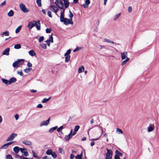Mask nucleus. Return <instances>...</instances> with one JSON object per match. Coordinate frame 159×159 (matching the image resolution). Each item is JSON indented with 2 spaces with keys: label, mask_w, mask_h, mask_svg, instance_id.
<instances>
[{
  "label": "nucleus",
  "mask_w": 159,
  "mask_h": 159,
  "mask_svg": "<svg viewBox=\"0 0 159 159\" xmlns=\"http://www.w3.org/2000/svg\"><path fill=\"white\" fill-rule=\"evenodd\" d=\"M71 51V50L70 49H69L66 52L64 56H66V55H67V56L70 55V53Z\"/></svg>",
  "instance_id": "ea45409f"
},
{
  "label": "nucleus",
  "mask_w": 159,
  "mask_h": 159,
  "mask_svg": "<svg viewBox=\"0 0 159 159\" xmlns=\"http://www.w3.org/2000/svg\"><path fill=\"white\" fill-rule=\"evenodd\" d=\"M38 30H39L41 29V26L40 21L38 20L37 21H36V25H35Z\"/></svg>",
  "instance_id": "9d476101"
},
{
  "label": "nucleus",
  "mask_w": 159,
  "mask_h": 159,
  "mask_svg": "<svg viewBox=\"0 0 159 159\" xmlns=\"http://www.w3.org/2000/svg\"><path fill=\"white\" fill-rule=\"evenodd\" d=\"M59 0H56L55 2V4L57 7H59Z\"/></svg>",
  "instance_id": "4d7b16f0"
},
{
  "label": "nucleus",
  "mask_w": 159,
  "mask_h": 159,
  "mask_svg": "<svg viewBox=\"0 0 159 159\" xmlns=\"http://www.w3.org/2000/svg\"><path fill=\"white\" fill-rule=\"evenodd\" d=\"M21 45L20 44H17L14 46V48L16 49H19L21 48Z\"/></svg>",
  "instance_id": "7c9ffc66"
},
{
  "label": "nucleus",
  "mask_w": 159,
  "mask_h": 159,
  "mask_svg": "<svg viewBox=\"0 0 159 159\" xmlns=\"http://www.w3.org/2000/svg\"><path fill=\"white\" fill-rule=\"evenodd\" d=\"M64 127L63 126H61L58 128L57 129V131L58 132H61V133H62L61 130L64 128Z\"/></svg>",
  "instance_id": "c9c22d12"
},
{
  "label": "nucleus",
  "mask_w": 159,
  "mask_h": 159,
  "mask_svg": "<svg viewBox=\"0 0 159 159\" xmlns=\"http://www.w3.org/2000/svg\"><path fill=\"white\" fill-rule=\"evenodd\" d=\"M21 27L22 26L21 25H20L18 27L16 30L15 33H17L19 32L20 31L21 29Z\"/></svg>",
  "instance_id": "72a5a7b5"
},
{
  "label": "nucleus",
  "mask_w": 159,
  "mask_h": 159,
  "mask_svg": "<svg viewBox=\"0 0 159 159\" xmlns=\"http://www.w3.org/2000/svg\"><path fill=\"white\" fill-rule=\"evenodd\" d=\"M127 53L126 52L122 53L121 54V57L122 60H123L125 59L127 57Z\"/></svg>",
  "instance_id": "9b49d317"
},
{
  "label": "nucleus",
  "mask_w": 159,
  "mask_h": 159,
  "mask_svg": "<svg viewBox=\"0 0 159 159\" xmlns=\"http://www.w3.org/2000/svg\"><path fill=\"white\" fill-rule=\"evenodd\" d=\"M116 131L118 132H119V133L120 134H122L123 133V131L121 129H120L117 128L116 129Z\"/></svg>",
  "instance_id": "3c124183"
},
{
  "label": "nucleus",
  "mask_w": 159,
  "mask_h": 159,
  "mask_svg": "<svg viewBox=\"0 0 159 159\" xmlns=\"http://www.w3.org/2000/svg\"><path fill=\"white\" fill-rule=\"evenodd\" d=\"M72 137V136H70V135L68 134L66 135L65 137V139L66 141H69L70 139Z\"/></svg>",
  "instance_id": "4be33fe9"
},
{
  "label": "nucleus",
  "mask_w": 159,
  "mask_h": 159,
  "mask_svg": "<svg viewBox=\"0 0 159 159\" xmlns=\"http://www.w3.org/2000/svg\"><path fill=\"white\" fill-rule=\"evenodd\" d=\"M17 80L16 78L14 77H11L9 80V84H11V83H14Z\"/></svg>",
  "instance_id": "f8f14e48"
},
{
  "label": "nucleus",
  "mask_w": 159,
  "mask_h": 159,
  "mask_svg": "<svg viewBox=\"0 0 159 159\" xmlns=\"http://www.w3.org/2000/svg\"><path fill=\"white\" fill-rule=\"evenodd\" d=\"M9 51L10 48H7L3 51L2 53L3 55H8L9 54Z\"/></svg>",
  "instance_id": "4468645a"
},
{
  "label": "nucleus",
  "mask_w": 159,
  "mask_h": 159,
  "mask_svg": "<svg viewBox=\"0 0 159 159\" xmlns=\"http://www.w3.org/2000/svg\"><path fill=\"white\" fill-rule=\"evenodd\" d=\"M50 7H51L50 9L51 11H55L56 8H57V7L55 6H53L52 5H51L50 6Z\"/></svg>",
  "instance_id": "473e14b6"
},
{
  "label": "nucleus",
  "mask_w": 159,
  "mask_h": 159,
  "mask_svg": "<svg viewBox=\"0 0 159 159\" xmlns=\"http://www.w3.org/2000/svg\"><path fill=\"white\" fill-rule=\"evenodd\" d=\"M107 151L106 156V159H111L112 157V151L111 149H109L108 148H106Z\"/></svg>",
  "instance_id": "f03ea898"
},
{
  "label": "nucleus",
  "mask_w": 159,
  "mask_h": 159,
  "mask_svg": "<svg viewBox=\"0 0 159 159\" xmlns=\"http://www.w3.org/2000/svg\"><path fill=\"white\" fill-rule=\"evenodd\" d=\"M155 128L154 124H150L148 127V132H150L153 131Z\"/></svg>",
  "instance_id": "6e6552de"
},
{
  "label": "nucleus",
  "mask_w": 159,
  "mask_h": 159,
  "mask_svg": "<svg viewBox=\"0 0 159 159\" xmlns=\"http://www.w3.org/2000/svg\"><path fill=\"white\" fill-rule=\"evenodd\" d=\"M80 49H81V48L79 47H77L76 48L74 49L73 51V52H76L79 50H80Z\"/></svg>",
  "instance_id": "09e8293b"
},
{
  "label": "nucleus",
  "mask_w": 159,
  "mask_h": 159,
  "mask_svg": "<svg viewBox=\"0 0 159 159\" xmlns=\"http://www.w3.org/2000/svg\"><path fill=\"white\" fill-rule=\"evenodd\" d=\"M64 2V4L65 5V7L66 8H67L69 6V2L68 1L66 0H63Z\"/></svg>",
  "instance_id": "f3484780"
},
{
  "label": "nucleus",
  "mask_w": 159,
  "mask_h": 159,
  "mask_svg": "<svg viewBox=\"0 0 159 159\" xmlns=\"http://www.w3.org/2000/svg\"><path fill=\"white\" fill-rule=\"evenodd\" d=\"M21 61H24V60L22 59H19L18 60H17L16 61L14 62L12 64L13 67H16V68L20 66V65L19 64V62Z\"/></svg>",
  "instance_id": "423d86ee"
},
{
  "label": "nucleus",
  "mask_w": 159,
  "mask_h": 159,
  "mask_svg": "<svg viewBox=\"0 0 159 159\" xmlns=\"http://www.w3.org/2000/svg\"><path fill=\"white\" fill-rule=\"evenodd\" d=\"M14 14V12L12 10H11L8 13V15L10 17L12 16Z\"/></svg>",
  "instance_id": "a878e982"
},
{
  "label": "nucleus",
  "mask_w": 159,
  "mask_h": 159,
  "mask_svg": "<svg viewBox=\"0 0 159 159\" xmlns=\"http://www.w3.org/2000/svg\"><path fill=\"white\" fill-rule=\"evenodd\" d=\"M2 80L3 82L5 84H9V80L5 79L4 78H2Z\"/></svg>",
  "instance_id": "cd10ccee"
},
{
  "label": "nucleus",
  "mask_w": 159,
  "mask_h": 159,
  "mask_svg": "<svg viewBox=\"0 0 159 159\" xmlns=\"http://www.w3.org/2000/svg\"><path fill=\"white\" fill-rule=\"evenodd\" d=\"M50 118H49L46 121H43L41 122L40 124V126H42L43 125H47L50 120Z\"/></svg>",
  "instance_id": "1a4fd4ad"
},
{
  "label": "nucleus",
  "mask_w": 159,
  "mask_h": 159,
  "mask_svg": "<svg viewBox=\"0 0 159 159\" xmlns=\"http://www.w3.org/2000/svg\"><path fill=\"white\" fill-rule=\"evenodd\" d=\"M40 46L43 49H46L47 46L45 43H42L40 44Z\"/></svg>",
  "instance_id": "bb28decb"
},
{
  "label": "nucleus",
  "mask_w": 159,
  "mask_h": 159,
  "mask_svg": "<svg viewBox=\"0 0 159 159\" xmlns=\"http://www.w3.org/2000/svg\"><path fill=\"white\" fill-rule=\"evenodd\" d=\"M8 36L9 35V32L8 31H6L2 32L1 34V35L2 37H3L4 35Z\"/></svg>",
  "instance_id": "dca6fc26"
},
{
  "label": "nucleus",
  "mask_w": 159,
  "mask_h": 159,
  "mask_svg": "<svg viewBox=\"0 0 159 159\" xmlns=\"http://www.w3.org/2000/svg\"><path fill=\"white\" fill-rule=\"evenodd\" d=\"M37 108H41L43 107V106L41 104H39L37 105Z\"/></svg>",
  "instance_id": "0e129e2a"
},
{
  "label": "nucleus",
  "mask_w": 159,
  "mask_h": 159,
  "mask_svg": "<svg viewBox=\"0 0 159 159\" xmlns=\"http://www.w3.org/2000/svg\"><path fill=\"white\" fill-rule=\"evenodd\" d=\"M20 9L25 13L29 11V9L25 7L23 3H21L19 5Z\"/></svg>",
  "instance_id": "7ed1b4c3"
},
{
  "label": "nucleus",
  "mask_w": 159,
  "mask_h": 159,
  "mask_svg": "<svg viewBox=\"0 0 159 159\" xmlns=\"http://www.w3.org/2000/svg\"><path fill=\"white\" fill-rule=\"evenodd\" d=\"M22 143L24 144L28 145H32V143L31 141L27 140H25L22 141Z\"/></svg>",
  "instance_id": "ddd939ff"
},
{
  "label": "nucleus",
  "mask_w": 159,
  "mask_h": 159,
  "mask_svg": "<svg viewBox=\"0 0 159 159\" xmlns=\"http://www.w3.org/2000/svg\"><path fill=\"white\" fill-rule=\"evenodd\" d=\"M58 128L57 126H56L54 127L51 128L49 129V132L50 133H52L53 132V131L56 129Z\"/></svg>",
  "instance_id": "a211bd4d"
},
{
  "label": "nucleus",
  "mask_w": 159,
  "mask_h": 159,
  "mask_svg": "<svg viewBox=\"0 0 159 159\" xmlns=\"http://www.w3.org/2000/svg\"><path fill=\"white\" fill-rule=\"evenodd\" d=\"M51 97H49L48 98H44L42 101V102L43 103H44L48 102L49 99L51 98Z\"/></svg>",
  "instance_id": "c85d7f7f"
},
{
  "label": "nucleus",
  "mask_w": 159,
  "mask_h": 159,
  "mask_svg": "<svg viewBox=\"0 0 159 159\" xmlns=\"http://www.w3.org/2000/svg\"><path fill=\"white\" fill-rule=\"evenodd\" d=\"M17 135V134L14 133H12L11 134L7 139L6 141H9L13 140L14 138Z\"/></svg>",
  "instance_id": "20e7f679"
},
{
  "label": "nucleus",
  "mask_w": 159,
  "mask_h": 159,
  "mask_svg": "<svg viewBox=\"0 0 159 159\" xmlns=\"http://www.w3.org/2000/svg\"><path fill=\"white\" fill-rule=\"evenodd\" d=\"M20 148H19L18 146H15L13 148V151L16 153L19 152V150H20Z\"/></svg>",
  "instance_id": "2eb2a0df"
},
{
  "label": "nucleus",
  "mask_w": 159,
  "mask_h": 159,
  "mask_svg": "<svg viewBox=\"0 0 159 159\" xmlns=\"http://www.w3.org/2000/svg\"><path fill=\"white\" fill-rule=\"evenodd\" d=\"M48 16L50 17H52V15L51 14V12L50 11H48L47 12Z\"/></svg>",
  "instance_id": "13d9d810"
},
{
  "label": "nucleus",
  "mask_w": 159,
  "mask_h": 159,
  "mask_svg": "<svg viewBox=\"0 0 159 159\" xmlns=\"http://www.w3.org/2000/svg\"><path fill=\"white\" fill-rule=\"evenodd\" d=\"M132 10V7L131 6H129L128 8V11L129 13H130L131 12Z\"/></svg>",
  "instance_id": "5fc2aeb1"
},
{
  "label": "nucleus",
  "mask_w": 159,
  "mask_h": 159,
  "mask_svg": "<svg viewBox=\"0 0 159 159\" xmlns=\"http://www.w3.org/2000/svg\"><path fill=\"white\" fill-rule=\"evenodd\" d=\"M20 150L22 153H24L25 151H27V149L25 148H20Z\"/></svg>",
  "instance_id": "79ce46f5"
},
{
  "label": "nucleus",
  "mask_w": 159,
  "mask_h": 159,
  "mask_svg": "<svg viewBox=\"0 0 159 159\" xmlns=\"http://www.w3.org/2000/svg\"><path fill=\"white\" fill-rule=\"evenodd\" d=\"M60 9H62V10H65V8L64 7V5H61V6L58 7Z\"/></svg>",
  "instance_id": "680f3d73"
},
{
  "label": "nucleus",
  "mask_w": 159,
  "mask_h": 159,
  "mask_svg": "<svg viewBox=\"0 0 159 159\" xmlns=\"http://www.w3.org/2000/svg\"><path fill=\"white\" fill-rule=\"evenodd\" d=\"M129 60V58L128 57L126 58V60H125V61H123L122 62V63H121V65H122V66H123V65H125V64H126L127 62V61H128Z\"/></svg>",
  "instance_id": "393cba45"
},
{
  "label": "nucleus",
  "mask_w": 159,
  "mask_h": 159,
  "mask_svg": "<svg viewBox=\"0 0 159 159\" xmlns=\"http://www.w3.org/2000/svg\"><path fill=\"white\" fill-rule=\"evenodd\" d=\"M104 42H106L109 43H112V44H114L115 43L113 41H111L109 39H107L106 38H105L104 39Z\"/></svg>",
  "instance_id": "aec40b11"
},
{
  "label": "nucleus",
  "mask_w": 159,
  "mask_h": 159,
  "mask_svg": "<svg viewBox=\"0 0 159 159\" xmlns=\"http://www.w3.org/2000/svg\"><path fill=\"white\" fill-rule=\"evenodd\" d=\"M65 10H62V11H61V15L60 16V18H63L64 17V15L65 13Z\"/></svg>",
  "instance_id": "f704fd0d"
},
{
  "label": "nucleus",
  "mask_w": 159,
  "mask_h": 159,
  "mask_svg": "<svg viewBox=\"0 0 159 159\" xmlns=\"http://www.w3.org/2000/svg\"><path fill=\"white\" fill-rule=\"evenodd\" d=\"M7 159H13L12 156L11 155H7L6 156Z\"/></svg>",
  "instance_id": "de8ad7c7"
},
{
  "label": "nucleus",
  "mask_w": 159,
  "mask_h": 159,
  "mask_svg": "<svg viewBox=\"0 0 159 159\" xmlns=\"http://www.w3.org/2000/svg\"><path fill=\"white\" fill-rule=\"evenodd\" d=\"M15 117L16 120H17L19 117V116L18 115L16 114L15 116Z\"/></svg>",
  "instance_id": "774afa93"
},
{
  "label": "nucleus",
  "mask_w": 159,
  "mask_h": 159,
  "mask_svg": "<svg viewBox=\"0 0 159 159\" xmlns=\"http://www.w3.org/2000/svg\"><path fill=\"white\" fill-rule=\"evenodd\" d=\"M52 149H48L46 152V154L48 155H50L52 154Z\"/></svg>",
  "instance_id": "5701e85b"
},
{
  "label": "nucleus",
  "mask_w": 159,
  "mask_h": 159,
  "mask_svg": "<svg viewBox=\"0 0 159 159\" xmlns=\"http://www.w3.org/2000/svg\"><path fill=\"white\" fill-rule=\"evenodd\" d=\"M36 2L39 7H41L42 6L41 0H36Z\"/></svg>",
  "instance_id": "58836bf2"
},
{
  "label": "nucleus",
  "mask_w": 159,
  "mask_h": 159,
  "mask_svg": "<svg viewBox=\"0 0 159 159\" xmlns=\"http://www.w3.org/2000/svg\"><path fill=\"white\" fill-rule=\"evenodd\" d=\"M8 147V146H7V144L6 143L2 146L0 148L3 149H6Z\"/></svg>",
  "instance_id": "a19ab883"
},
{
  "label": "nucleus",
  "mask_w": 159,
  "mask_h": 159,
  "mask_svg": "<svg viewBox=\"0 0 159 159\" xmlns=\"http://www.w3.org/2000/svg\"><path fill=\"white\" fill-rule=\"evenodd\" d=\"M52 31V29L50 28H47L46 30V32L47 33H51V31Z\"/></svg>",
  "instance_id": "a18cd8bd"
},
{
  "label": "nucleus",
  "mask_w": 159,
  "mask_h": 159,
  "mask_svg": "<svg viewBox=\"0 0 159 159\" xmlns=\"http://www.w3.org/2000/svg\"><path fill=\"white\" fill-rule=\"evenodd\" d=\"M27 66L29 67H31L32 66V64L30 62H28Z\"/></svg>",
  "instance_id": "69168bd1"
},
{
  "label": "nucleus",
  "mask_w": 159,
  "mask_h": 159,
  "mask_svg": "<svg viewBox=\"0 0 159 159\" xmlns=\"http://www.w3.org/2000/svg\"><path fill=\"white\" fill-rule=\"evenodd\" d=\"M29 53L31 56H33L35 55L36 54L33 50H31L29 52Z\"/></svg>",
  "instance_id": "412c9836"
},
{
  "label": "nucleus",
  "mask_w": 159,
  "mask_h": 159,
  "mask_svg": "<svg viewBox=\"0 0 159 159\" xmlns=\"http://www.w3.org/2000/svg\"><path fill=\"white\" fill-rule=\"evenodd\" d=\"M115 159H120V157L117 154H116L115 156Z\"/></svg>",
  "instance_id": "052dcab7"
},
{
  "label": "nucleus",
  "mask_w": 159,
  "mask_h": 159,
  "mask_svg": "<svg viewBox=\"0 0 159 159\" xmlns=\"http://www.w3.org/2000/svg\"><path fill=\"white\" fill-rule=\"evenodd\" d=\"M60 4L61 5H64V3L61 0H59V4Z\"/></svg>",
  "instance_id": "338daca9"
},
{
  "label": "nucleus",
  "mask_w": 159,
  "mask_h": 159,
  "mask_svg": "<svg viewBox=\"0 0 159 159\" xmlns=\"http://www.w3.org/2000/svg\"><path fill=\"white\" fill-rule=\"evenodd\" d=\"M69 12L70 13V14L69 15V16L71 19H72L71 18L73 17L74 15L70 11V10Z\"/></svg>",
  "instance_id": "c03bdc74"
},
{
  "label": "nucleus",
  "mask_w": 159,
  "mask_h": 159,
  "mask_svg": "<svg viewBox=\"0 0 159 159\" xmlns=\"http://www.w3.org/2000/svg\"><path fill=\"white\" fill-rule=\"evenodd\" d=\"M84 71V66H82L79 68L78 72L81 73Z\"/></svg>",
  "instance_id": "6ab92c4d"
},
{
  "label": "nucleus",
  "mask_w": 159,
  "mask_h": 159,
  "mask_svg": "<svg viewBox=\"0 0 159 159\" xmlns=\"http://www.w3.org/2000/svg\"><path fill=\"white\" fill-rule=\"evenodd\" d=\"M32 69L31 68H28L25 69L24 70V71L26 73H29Z\"/></svg>",
  "instance_id": "2f4dec72"
},
{
  "label": "nucleus",
  "mask_w": 159,
  "mask_h": 159,
  "mask_svg": "<svg viewBox=\"0 0 159 159\" xmlns=\"http://www.w3.org/2000/svg\"><path fill=\"white\" fill-rule=\"evenodd\" d=\"M44 37L43 36H41L40 37L39 39V42L40 43L42 42L44 40Z\"/></svg>",
  "instance_id": "37998d69"
},
{
  "label": "nucleus",
  "mask_w": 159,
  "mask_h": 159,
  "mask_svg": "<svg viewBox=\"0 0 159 159\" xmlns=\"http://www.w3.org/2000/svg\"><path fill=\"white\" fill-rule=\"evenodd\" d=\"M116 154H117L119 156H122L123 155V154L120 152H119L118 150H116Z\"/></svg>",
  "instance_id": "c756f323"
},
{
  "label": "nucleus",
  "mask_w": 159,
  "mask_h": 159,
  "mask_svg": "<svg viewBox=\"0 0 159 159\" xmlns=\"http://www.w3.org/2000/svg\"><path fill=\"white\" fill-rule=\"evenodd\" d=\"M120 14L121 13H119L116 14L114 17V20L115 21L120 16Z\"/></svg>",
  "instance_id": "e433bc0d"
},
{
  "label": "nucleus",
  "mask_w": 159,
  "mask_h": 159,
  "mask_svg": "<svg viewBox=\"0 0 159 159\" xmlns=\"http://www.w3.org/2000/svg\"><path fill=\"white\" fill-rule=\"evenodd\" d=\"M66 57H65V61L66 62H68L70 61V56L69 55H66L65 56Z\"/></svg>",
  "instance_id": "b1692460"
},
{
  "label": "nucleus",
  "mask_w": 159,
  "mask_h": 159,
  "mask_svg": "<svg viewBox=\"0 0 159 159\" xmlns=\"http://www.w3.org/2000/svg\"><path fill=\"white\" fill-rule=\"evenodd\" d=\"M60 20L61 22H64V24L66 25H68L70 24L73 25V22L72 19L69 20L67 18L63 17V18H60Z\"/></svg>",
  "instance_id": "f257e3e1"
},
{
  "label": "nucleus",
  "mask_w": 159,
  "mask_h": 159,
  "mask_svg": "<svg viewBox=\"0 0 159 159\" xmlns=\"http://www.w3.org/2000/svg\"><path fill=\"white\" fill-rule=\"evenodd\" d=\"M76 159H81V157L79 154L77 155L75 157Z\"/></svg>",
  "instance_id": "603ef678"
},
{
  "label": "nucleus",
  "mask_w": 159,
  "mask_h": 159,
  "mask_svg": "<svg viewBox=\"0 0 159 159\" xmlns=\"http://www.w3.org/2000/svg\"><path fill=\"white\" fill-rule=\"evenodd\" d=\"M49 39H50V40L51 41V42H52V43H53V37H52V35H51L49 37Z\"/></svg>",
  "instance_id": "864d4df0"
},
{
  "label": "nucleus",
  "mask_w": 159,
  "mask_h": 159,
  "mask_svg": "<svg viewBox=\"0 0 159 159\" xmlns=\"http://www.w3.org/2000/svg\"><path fill=\"white\" fill-rule=\"evenodd\" d=\"M85 4H84L81 5L85 8H87L89 7V5L90 3L89 0H85Z\"/></svg>",
  "instance_id": "0eeeda50"
},
{
  "label": "nucleus",
  "mask_w": 159,
  "mask_h": 159,
  "mask_svg": "<svg viewBox=\"0 0 159 159\" xmlns=\"http://www.w3.org/2000/svg\"><path fill=\"white\" fill-rule=\"evenodd\" d=\"M45 42L47 43V45L48 46H49L50 45V43L51 42L50 39H47L46 41Z\"/></svg>",
  "instance_id": "8fccbe9b"
},
{
  "label": "nucleus",
  "mask_w": 159,
  "mask_h": 159,
  "mask_svg": "<svg viewBox=\"0 0 159 159\" xmlns=\"http://www.w3.org/2000/svg\"><path fill=\"white\" fill-rule=\"evenodd\" d=\"M5 2H6V1H4L3 2H2V3L0 5V7L3 6L5 4H6Z\"/></svg>",
  "instance_id": "e2e57ef3"
},
{
  "label": "nucleus",
  "mask_w": 159,
  "mask_h": 159,
  "mask_svg": "<svg viewBox=\"0 0 159 159\" xmlns=\"http://www.w3.org/2000/svg\"><path fill=\"white\" fill-rule=\"evenodd\" d=\"M80 126L78 125H76L75 128L74 130L75 131H77L80 128Z\"/></svg>",
  "instance_id": "49530a36"
},
{
  "label": "nucleus",
  "mask_w": 159,
  "mask_h": 159,
  "mask_svg": "<svg viewBox=\"0 0 159 159\" xmlns=\"http://www.w3.org/2000/svg\"><path fill=\"white\" fill-rule=\"evenodd\" d=\"M17 73L18 74L20 75L21 76H23V73L22 71H18Z\"/></svg>",
  "instance_id": "bf43d9fd"
},
{
  "label": "nucleus",
  "mask_w": 159,
  "mask_h": 159,
  "mask_svg": "<svg viewBox=\"0 0 159 159\" xmlns=\"http://www.w3.org/2000/svg\"><path fill=\"white\" fill-rule=\"evenodd\" d=\"M35 25H36V21L35 20H33L32 21H30L27 27L29 29H31Z\"/></svg>",
  "instance_id": "39448f33"
},
{
  "label": "nucleus",
  "mask_w": 159,
  "mask_h": 159,
  "mask_svg": "<svg viewBox=\"0 0 159 159\" xmlns=\"http://www.w3.org/2000/svg\"><path fill=\"white\" fill-rule=\"evenodd\" d=\"M23 153L24 155L25 156L27 157L29 156V153L28 152H27V151H25V152Z\"/></svg>",
  "instance_id": "6e6d98bb"
},
{
  "label": "nucleus",
  "mask_w": 159,
  "mask_h": 159,
  "mask_svg": "<svg viewBox=\"0 0 159 159\" xmlns=\"http://www.w3.org/2000/svg\"><path fill=\"white\" fill-rule=\"evenodd\" d=\"M51 155L54 159H55L57 157V155L56 153H55V152H52V154Z\"/></svg>",
  "instance_id": "4c0bfd02"
}]
</instances>
